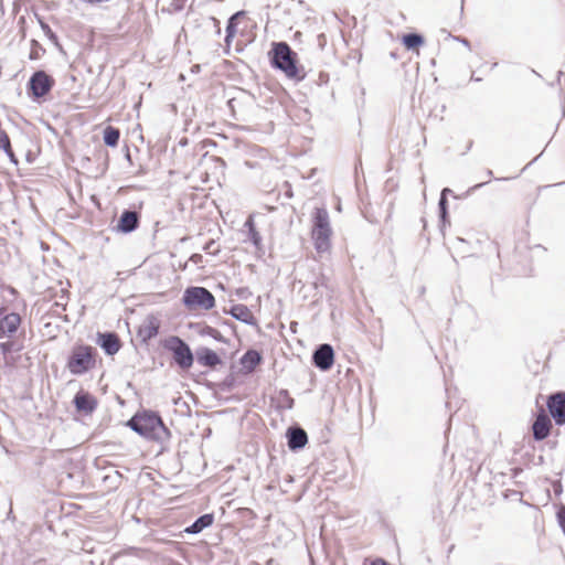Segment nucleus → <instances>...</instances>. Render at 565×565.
Returning <instances> with one entry per match:
<instances>
[{"mask_svg": "<svg viewBox=\"0 0 565 565\" xmlns=\"http://www.w3.org/2000/svg\"><path fill=\"white\" fill-rule=\"evenodd\" d=\"M557 519H558V524L559 526L562 527L564 534H565V508L562 507L558 511H557Z\"/></svg>", "mask_w": 565, "mask_h": 565, "instance_id": "nucleus-32", "label": "nucleus"}, {"mask_svg": "<svg viewBox=\"0 0 565 565\" xmlns=\"http://www.w3.org/2000/svg\"><path fill=\"white\" fill-rule=\"evenodd\" d=\"M564 73L562 71L558 72V78L562 77Z\"/></svg>", "mask_w": 565, "mask_h": 565, "instance_id": "nucleus-51", "label": "nucleus"}, {"mask_svg": "<svg viewBox=\"0 0 565 565\" xmlns=\"http://www.w3.org/2000/svg\"><path fill=\"white\" fill-rule=\"evenodd\" d=\"M268 55L271 67L281 71L287 78L305 79V68L298 64V55L287 42H273Z\"/></svg>", "mask_w": 565, "mask_h": 565, "instance_id": "nucleus-1", "label": "nucleus"}, {"mask_svg": "<svg viewBox=\"0 0 565 565\" xmlns=\"http://www.w3.org/2000/svg\"><path fill=\"white\" fill-rule=\"evenodd\" d=\"M76 409L83 414H90L97 406V401L94 396L84 391H78L74 397Z\"/></svg>", "mask_w": 565, "mask_h": 565, "instance_id": "nucleus-16", "label": "nucleus"}, {"mask_svg": "<svg viewBox=\"0 0 565 565\" xmlns=\"http://www.w3.org/2000/svg\"><path fill=\"white\" fill-rule=\"evenodd\" d=\"M486 173H487V175H488L489 178H490V177H492V174H493V173H492V170H487V172H486Z\"/></svg>", "mask_w": 565, "mask_h": 565, "instance_id": "nucleus-48", "label": "nucleus"}, {"mask_svg": "<svg viewBox=\"0 0 565 565\" xmlns=\"http://www.w3.org/2000/svg\"><path fill=\"white\" fill-rule=\"evenodd\" d=\"M55 85V79L45 71H35L28 81V94L39 100L46 96Z\"/></svg>", "mask_w": 565, "mask_h": 565, "instance_id": "nucleus-7", "label": "nucleus"}, {"mask_svg": "<svg viewBox=\"0 0 565 565\" xmlns=\"http://www.w3.org/2000/svg\"><path fill=\"white\" fill-rule=\"evenodd\" d=\"M22 319L18 312H7L0 308V339H11L18 332Z\"/></svg>", "mask_w": 565, "mask_h": 565, "instance_id": "nucleus-8", "label": "nucleus"}, {"mask_svg": "<svg viewBox=\"0 0 565 565\" xmlns=\"http://www.w3.org/2000/svg\"><path fill=\"white\" fill-rule=\"evenodd\" d=\"M211 20L213 21L214 25L217 28L216 33L220 34L221 33L220 21L216 18H211Z\"/></svg>", "mask_w": 565, "mask_h": 565, "instance_id": "nucleus-42", "label": "nucleus"}, {"mask_svg": "<svg viewBox=\"0 0 565 565\" xmlns=\"http://www.w3.org/2000/svg\"><path fill=\"white\" fill-rule=\"evenodd\" d=\"M96 343L104 350L107 355L116 354L120 348L121 342L116 332H98Z\"/></svg>", "mask_w": 565, "mask_h": 565, "instance_id": "nucleus-12", "label": "nucleus"}, {"mask_svg": "<svg viewBox=\"0 0 565 565\" xmlns=\"http://www.w3.org/2000/svg\"><path fill=\"white\" fill-rule=\"evenodd\" d=\"M245 17V11H237L234 14H232L226 23L225 33L230 34H236L237 32V25L241 18Z\"/></svg>", "mask_w": 565, "mask_h": 565, "instance_id": "nucleus-25", "label": "nucleus"}, {"mask_svg": "<svg viewBox=\"0 0 565 565\" xmlns=\"http://www.w3.org/2000/svg\"><path fill=\"white\" fill-rule=\"evenodd\" d=\"M164 348L172 352L173 361L180 369L188 370L192 366L194 355L189 344L180 337H170L166 340Z\"/></svg>", "mask_w": 565, "mask_h": 565, "instance_id": "nucleus-6", "label": "nucleus"}, {"mask_svg": "<svg viewBox=\"0 0 565 565\" xmlns=\"http://www.w3.org/2000/svg\"><path fill=\"white\" fill-rule=\"evenodd\" d=\"M54 306H55V307H61L63 310H65V305H61V303H58V302H55V303H54Z\"/></svg>", "mask_w": 565, "mask_h": 565, "instance_id": "nucleus-44", "label": "nucleus"}, {"mask_svg": "<svg viewBox=\"0 0 565 565\" xmlns=\"http://www.w3.org/2000/svg\"><path fill=\"white\" fill-rule=\"evenodd\" d=\"M182 303L190 310H210L215 307V297L205 287H188L182 296Z\"/></svg>", "mask_w": 565, "mask_h": 565, "instance_id": "nucleus-5", "label": "nucleus"}, {"mask_svg": "<svg viewBox=\"0 0 565 565\" xmlns=\"http://www.w3.org/2000/svg\"><path fill=\"white\" fill-rule=\"evenodd\" d=\"M248 238L257 249L262 248V236L256 228L248 232Z\"/></svg>", "mask_w": 565, "mask_h": 565, "instance_id": "nucleus-30", "label": "nucleus"}, {"mask_svg": "<svg viewBox=\"0 0 565 565\" xmlns=\"http://www.w3.org/2000/svg\"><path fill=\"white\" fill-rule=\"evenodd\" d=\"M262 353L255 349H248L239 359L238 371L243 374H249L262 363Z\"/></svg>", "mask_w": 565, "mask_h": 565, "instance_id": "nucleus-13", "label": "nucleus"}, {"mask_svg": "<svg viewBox=\"0 0 565 565\" xmlns=\"http://www.w3.org/2000/svg\"><path fill=\"white\" fill-rule=\"evenodd\" d=\"M198 258H201V255L194 254V255L192 256V259H194V260H198Z\"/></svg>", "mask_w": 565, "mask_h": 565, "instance_id": "nucleus-45", "label": "nucleus"}, {"mask_svg": "<svg viewBox=\"0 0 565 565\" xmlns=\"http://www.w3.org/2000/svg\"><path fill=\"white\" fill-rule=\"evenodd\" d=\"M546 406L556 425H565V393L559 391L550 395Z\"/></svg>", "mask_w": 565, "mask_h": 565, "instance_id": "nucleus-11", "label": "nucleus"}, {"mask_svg": "<svg viewBox=\"0 0 565 565\" xmlns=\"http://www.w3.org/2000/svg\"><path fill=\"white\" fill-rule=\"evenodd\" d=\"M457 41H459L461 44L470 47V42L466 38H456Z\"/></svg>", "mask_w": 565, "mask_h": 565, "instance_id": "nucleus-41", "label": "nucleus"}, {"mask_svg": "<svg viewBox=\"0 0 565 565\" xmlns=\"http://www.w3.org/2000/svg\"><path fill=\"white\" fill-rule=\"evenodd\" d=\"M269 398L271 406L277 411L290 409L294 405V399L289 396L288 391H274Z\"/></svg>", "mask_w": 565, "mask_h": 565, "instance_id": "nucleus-19", "label": "nucleus"}, {"mask_svg": "<svg viewBox=\"0 0 565 565\" xmlns=\"http://www.w3.org/2000/svg\"><path fill=\"white\" fill-rule=\"evenodd\" d=\"M552 423L547 414L543 408L540 409V413L537 414L533 425V437L535 440H543L545 439L551 431Z\"/></svg>", "mask_w": 565, "mask_h": 565, "instance_id": "nucleus-14", "label": "nucleus"}, {"mask_svg": "<svg viewBox=\"0 0 565 565\" xmlns=\"http://www.w3.org/2000/svg\"><path fill=\"white\" fill-rule=\"evenodd\" d=\"M447 192H451V189L444 188L439 202H438V211H439V221L441 228L445 227L446 224H449V214H448V199H447Z\"/></svg>", "mask_w": 565, "mask_h": 565, "instance_id": "nucleus-21", "label": "nucleus"}, {"mask_svg": "<svg viewBox=\"0 0 565 565\" xmlns=\"http://www.w3.org/2000/svg\"><path fill=\"white\" fill-rule=\"evenodd\" d=\"M200 334L211 337L217 342L227 343V340L222 335V333L211 326H204L201 329Z\"/></svg>", "mask_w": 565, "mask_h": 565, "instance_id": "nucleus-26", "label": "nucleus"}, {"mask_svg": "<svg viewBox=\"0 0 565 565\" xmlns=\"http://www.w3.org/2000/svg\"><path fill=\"white\" fill-rule=\"evenodd\" d=\"M214 244H215V242H214L213 239H211V241H209V242L204 245L203 249H204L205 252H207V253L215 254V253H216V250H212V247L214 246Z\"/></svg>", "mask_w": 565, "mask_h": 565, "instance_id": "nucleus-37", "label": "nucleus"}, {"mask_svg": "<svg viewBox=\"0 0 565 565\" xmlns=\"http://www.w3.org/2000/svg\"><path fill=\"white\" fill-rule=\"evenodd\" d=\"M198 258H201V255L194 254V255L192 256V259H194V260H198Z\"/></svg>", "mask_w": 565, "mask_h": 565, "instance_id": "nucleus-46", "label": "nucleus"}, {"mask_svg": "<svg viewBox=\"0 0 565 565\" xmlns=\"http://www.w3.org/2000/svg\"><path fill=\"white\" fill-rule=\"evenodd\" d=\"M226 312L230 313L234 319H236L245 324H248V326L257 324L256 318L254 317L253 312L246 305H243V303L234 305L231 307L230 311H226Z\"/></svg>", "mask_w": 565, "mask_h": 565, "instance_id": "nucleus-17", "label": "nucleus"}, {"mask_svg": "<svg viewBox=\"0 0 565 565\" xmlns=\"http://www.w3.org/2000/svg\"><path fill=\"white\" fill-rule=\"evenodd\" d=\"M312 364L320 371H329L334 363V350L331 344H319L311 356Z\"/></svg>", "mask_w": 565, "mask_h": 565, "instance_id": "nucleus-9", "label": "nucleus"}, {"mask_svg": "<svg viewBox=\"0 0 565 565\" xmlns=\"http://www.w3.org/2000/svg\"><path fill=\"white\" fill-rule=\"evenodd\" d=\"M472 79L477 81V82L481 81V78H479V77H472Z\"/></svg>", "mask_w": 565, "mask_h": 565, "instance_id": "nucleus-50", "label": "nucleus"}, {"mask_svg": "<svg viewBox=\"0 0 565 565\" xmlns=\"http://www.w3.org/2000/svg\"><path fill=\"white\" fill-rule=\"evenodd\" d=\"M183 6H184V0H173L172 1V7L175 11H181L183 9Z\"/></svg>", "mask_w": 565, "mask_h": 565, "instance_id": "nucleus-35", "label": "nucleus"}, {"mask_svg": "<svg viewBox=\"0 0 565 565\" xmlns=\"http://www.w3.org/2000/svg\"><path fill=\"white\" fill-rule=\"evenodd\" d=\"M140 218L141 215L138 211L125 209L114 230L121 234H130L139 227Z\"/></svg>", "mask_w": 565, "mask_h": 565, "instance_id": "nucleus-10", "label": "nucleus"}, {"mask_svg": "<svg viewBox=\"0 0 565 565\" xmlns=\"http://www.w3.org/2000/svg\"><path fill=\"white\" fill-rule=\"evenodd\" d=\"M235 34H230L228 33H225V39H224V42H225V45H226V53L230 52V46H231V43L234 39Z\"/></svg>", "mask_w": 565, "mask_h": 565, "instance_id": "nucleus-34", "label": "nucleus"}, {"mask_svg": "<svg viewBox=\"0 0 565 565\" xmlns=\"http://www.w3.org/2000/svg\"><path fill=\"white\" fill-rule=\"evenodd\" d=\"M232 376H227L225 380H224V384L227 385V386H231L232 385Z\"/></svg>", "mask_w": 565, "mask_h": 565, "instance_id": "nucleus-43", "label": "nucleus"}, {"mask_svg": "<svg viewBox=\"0 0 565 565\" xmlns=\"http://www.w3.org/2000/svg\"><path fill=\"white\" fill-rule=\"evenodd\" d=\"M213 515L212 514H204L201 515L199 519H196L189 527L185 529L186 533L190 534H198L204 529L209 527L213 523Z\"/></svg>", "mask_w": 565, "mask_h": 565, "instance_id": "nucleus-22", "label": "nucleus"}, {"mask_svg": "<svg viewBox=\"0 0 565 565\" xmlns=\"http://www.w3.org/2000/svg\"><path fill=\"white\" fill-rule=\"evenodd\" d=\"M158 333L159 322L154 318L149 319V321L142 324L138 330V335L142 339L143 342H147L157 337Z\"/></svg>", "mask_w": 565, "mask_h": 565, "instance_id": "nucleus-20", "label": "nucleus"}, {"mask_svg": "<svg viewBox=\"0 0 565 565\" xmlns=\"http://www.w3.org/2000/svg\"><path fill=\"white\" fill-rule=\"evenodd\" d=\"M45 53V49L36 41H31L30 60H38Z\"/></svg>", "mask_w": 565, "mask_h": 565, "instance_id": "nucleus-28", "label": "nucleus"}, {"mask_svg": "<svg viewBox=\"0 0 565 565\" xmlns=\"http://www.w3.org/2000/svg\"><path fill=\"white\" fill-rule=\"evenodd\" d=\"M41 29L43 30L44 34L47 36V39L54 43L55 45H58V38L55 32L50 28L47 23L44 21H40Z\"/></svg>", "mask_w": 565, "mask_h": 565, "instance_id": "nucleus-29", "label": "nucleus"}, {"mask_svg": "<svg viewBox=\"0 0 565 565\" xmlns=\"http://www.w3.org/2000/svg\"><path fill=\"white\" fill-rule=\"evenodd\" d=\"M0 150L4 151V153L7 154V157L10 160V162H12L15 166L19 164V160H18V158L15 157V154H14V152L12 150L11 141L9 142V147L0 148Z\"/></svg>", "mask_w": 565, "mask_h": 565, "instance_id": "nucleus-31", "label": "nucleus"}, {"mask_svg": "<svg viewBox=\"0 0 565 565\" xmlns=\"http://www.w3.org/2000/svg\"><path fill=\"white\" fill-rule=\"evenodd\" d=\"M450 194H451L454 198H456V199L458 198L457 195H455V194H454V192H452V191H451V192H447V195H450Z\"/></svg>", "mask_w": 565, "mask_h": 565, "instance_id": "nucleus-49", "label": "nucleus"}, {"mask_svg": "<svg viewBox=\"0 0 565 565\" xmlns=\"http://www.w3.org/2000/svg\"><path fill=\"white\" fill-rule=\"evenodd\" d=\"M424 42V36L416 32L406 33L402 38V43L408 51L417 50Z\"/></svg>", "mask_w": 565, "mask_h": 565, "instance_id": "nucleus-23", "label": "nucleus"}, {"mask_svg": "<svg viewBox=\"0 0 565 565\" xmlns=\"http://www.w3.org/2000/svg\"><path fill=\"white\" fill-rule=\"evenodd\" d=\"M245 227H247L248 232L255 227V223L252 216H249L245 222Z\"/></svg>", "mask_w": 565, "mask_h": 565, "instance_id": "nucleus-38", "label": "nucleus"}, {"mask_svg": "<svg viewBox=\"0 0 565 565\" xmlns=\"http://www.w3.org/2000/svg\"><path fill=\"white\" fill-rule=\"evenodd\" d=\"M0 349L3 354L19 352L23 349V345L15 340H8L6 342L0 343Z\"/></svg>", "mask_w": 565, "mask_h": 565, "instance_id": "nucleus-27", "label": "nucleus"}, {"mask_svg": "<svg viewBox=\"0 0 565 565\" xmlns=\"http://www.w3.org/2000/svg\"><path fill=\"white\" fill-rule=\"evenodd\" d=\"M196 362L210 369H215L217 365H222L223 362L220 355L206 347H201L195 351Z\"/></svg>", "mask_w": 565, "mask_h": 565, "instance_id": "nucleus-15", "label": "nucleus"}, {"mask_svg": "<svg viewBox=\"0 0 565 565\" xmlns=\"http://www.w3.org/2000/svg\"><path fill=\"white\" fill-rule=\"evenodd\" d=\"M317 41H318V45H319L321 49H323V47H324V45L327 44V38H326V35H324L323 33H321V34H319V35L317 36Z\"/></svg>", "mask_w": 565, "mask_h": 565, "instance_id": "nucleus-36", "label": "nucleus"}, {"mask_svg": "<svg viewBox=\"0 0 565 565\" xmlns=\"http://www.w3.org/2000/svg\"><path fill=\"white\" fill-rule=\"evenodd\" d=\"M128 426L148 439L163 440L169 437V430L163 425L161 418L153 412H139L132 416Z\"/></svg>", "mask_w": 565, "mask_h": 565, "instance_id": "nucleus-2", "label": "nucleus"}, {"mask_svg": "<svg viewBox=\"0 0 565 565\" xmlns=\"http://www.w3.org/2000/svg\"><path fill=\"white\" fill-rule=\"evenodd\" d=\"M332 228L326 207H316L312 216L311 238L318 253L328 252L331 247Z\"/></svg>", "mask_w": 565, "mask_h": 565, "instance_id": "nucleus-3", "label": "nucleus"}, {"mask_svg": "<svg viewBox=\"0 0 565 565\" xmlns=\"http://www.w3.org/2000/svg\"><path fill=\"white\" fill-rule=\"evenodd\" d=\"M287 438L291 450L303 448L308 441L307 433L300 427H290L287 430Z\"/></svg>", "mask_w": 565, "mask_h": 565, "instance_id": "nucleus-18", "label": "nucleus"}, {"mask_svg": "<svg viewBox=\"0 0 565 565\" xmlns=\"http://www.w3.org/2000/svg\"><path fill=\"white\" fill-rule=\"evenodd\" d=\"M127 387L131 388V383L130 382L127 383Z\"/></svg>", "mask_w": 565, "mask_h": 565, "instance_id": "nucleus-53", "label": "nucleus"}, {"mask_svg": "<svg viewBox=\"0 0 565 565\" xmlns=\"http://www.w3.org/2000/svg\"><path fill=\"white\" fill-rule=\"evenodd\" d=\"M327 281H328V278L324 275H320L319 277L316 278L313 286L316 289L319 287L327 288L328 287Z\"/></svg>", "mask_w": 565, "mask_h": 565, "instance_id": "nucleus-33", "label": "nucleus"}, {"mask_svg": "<svg viewBox=\"0 0 565 565\" xmlns=\"http://www.w3.org/2000/svg\"><path fill=\"white\" fill-rule=\"evenodd\" d=\"M97 351L90 345L75 347L67 360V367L72 374H83L96 364Z\"/></svg>", "mask_w": 565, "mask_h": 565, "instance_id": "nucleus-4", "label": "nucleus"}, {"mask_svg": "<svg viewBox=\"0 0 565 565\" xmlns=\"http://www.w3.org/2000/svg\"><path fill=\"white\" fill-rule=\"evenodd\" d=\"M486 184H487V182L478 183V184H476V185L471 186V188L467 191V193H466V194L468 195V194L472 193L473 191H476L477 189L482 188V186H483V185H486Z\"/></svg>", "mask_w": 565, "mask_h": 565, "instance_id": "nucleus-39", "label": "nucleus"}, {"mask_svg": "<svg viewBox=\"0 0 565 565\" xmlns=\"http://www.w3.org/2000/svg\"><path fill=\"white\" fill-rule=\"evenodd\" d=\"M224 324H225V326H233V322H232V321H230V320H226V321H224Z\"/></svg>", "mask_w": 565, "mask_h": 565, "instance_id": "nucleus-47", "label": "nucleus"}, {"mask_svg": "<svg viewBox=\"0 0 565 565\" xmlns=\"http://www.w3.org/2000/svg\"><path fill=\"white\" fill-rule=\"evenodd\" d=\"M371 565H388V563H386L384 559L382 558H376L374 559Z\"/></svg>", "mask_w": 565, "mask_h": 565, "instance_id": "nucleus-40", "label": "nucleus"}, {"mask_svg": "<svg viewBox=\"0 0 565 565\" xmlns=\"http://www.w3.org/2000/svg\"><path fill=\"white\" fill-rule=\"evenodd\" d=\"M119 138H120V131L118 128L113 127V126H107L104 129L103 140L107 147H110V148L117 147L118 142H119Z\"/></svg>", "mask_w": 565, "mask_h": 565, "instance_id": "nucleus-24", "label": "nucleus"}, {"mask_svg": "<svg viewBox=\"0 0 565 565\" xmlns=\"http://www.w3.org/2000/svg\"><path fill=\"white\" fill-rule=\"evenodd\" d=\"M460 9H461V11L463 10V0L461 1Z\"/></svg>", "mask_w": 565, "mask_h": 565, "instance_id": "nucleus-52", "label": "nucleus"}]
</instances>
